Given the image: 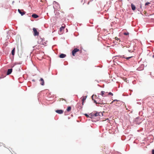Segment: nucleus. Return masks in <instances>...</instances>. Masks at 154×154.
I'll list each match as a JSON object with an SVG mask.
<instances>
[{"instance_id": "obj_1", "label": "nucleus", "mask_w": 154, "mask_h": 154, "mask_svg": "<svg viewBox=\"0 0 154 154\" xmlns=\"http://www.w3.org/2000/svg\"><path fill=\"white\" fill-rule=\"evenodd\" d=\"M53 8L54 10H58L60 9V6L57 3L53 4Z\"/></svg>"}, {"instance_id": "obj_2", "label": "nucleus", "mask_w": 154, "mask_h": 154, "mask_svg": "<svg viewBox=\"0 0 154 154\" xmlns=\"http://www.w3.org/2000/svg\"><path fill=\"white\" fill-rule=\"evenodd\" d=\"M33 35L35 36H38L39 35V32L37 31V30L35 28H33Z\"/></svg>"}, {"instance_id": "obj_3", "label": "nucleus", "mask_w": 154, "mask_h": 154, "mask_svg": "<svg viewBox=\"0 0 154 154\" xmlns=\"http://www.w3.org/2000/svg\"><path fill=\"white\" fill-rule=\"evenodd\" d=\"M79 50L77 48H75L72 51V54L73 56H75V54L77 52H79Z\"/></svg>"}, {"instance_id": "obj_4", "label": "nucleus", "mask_w": 154, "mask_h": 154, "mask_svg": "<svg viewBox=\"0 0 154 154\" xmlns=\"http://www.w3.org/2000/svg\"><path fill=\"white\" fill-rule=\"evenodd\" d=\"M101 114L102 115H103V114L102 113L100 112H96L95 113H94V114H93V116H100V115Z\"/></svg>"}, {"instance_id": "obj_5", "label": "nucleus", "mask_w": 154, "mask_h": 154, "mask_svg": "<svg viewBox=\"0 0 154 154\" xmlns=\"http://www.w3.org/2000/svg\"><path fill=\"white\" fill-rule=\"evenodd\" d=\"M86 97L87 96H83L82 97V105H84V102L85 101Z\"/></svg>"}, {"instance_id": "obj_6", "label": "nucleus", "mask_w": 154, "mask_h": 154, "mask_svg": "<svg viewBox=\"0 0 154 154\" xmlns=\"http://www.w3.org/2000/svg\"><path fill=\"white\" fill-rule=\"evenodd\" d=\"M55 112L59 114H61L63 113V111L62 110H57Z\"/></svg>"}, {"instance_id": "obj_7", "label": "nucleus", "mask_w": 154, "mask_h": 154, "mask_svg": "<svg viewBox=\"0 0 154 154\" xmlns=\"http://www.w3.org/2000/svg\"><path fill=\"white\" fill-rule=\"evenodd\" d=\"M18 12L21 14L22 16L24 14L26 13L25 12L23 11V10H18Z\"/></svg>"}, {"instance_id": "obj_8", "label": "nucleus", "mask_w": 154, "mask_h": 154, "mask_svg": "<svg viewBox=\"0 0 154 154\" xmlns=\"http://www.w3.org/2000/svg\"><path fill=\"white\" fill-rule=\"evenodd\" d=\"M142 11H140V13L142 15H143V14L145 15H148V14L147 13L146 11L145 10H142Z\"/></svg>"}, {"instance_id": "obj_9", "label": "nucleus", "mask_w": 154, "mask_h": 154, "mask_svg": "<svg viewBox=\"0 0 154 154\" xmlns=\"http://www.w3.org/2000/svg\"><path fill=\"white\" fill-rule=\"evenodd\" d=\"M12 71V69H8V71L7 72V74L8 75H9L11 74Z\"/></svg>"}, {"instance_id": "obj_10", "label": "nucleus", "mask_w": 154, "mask_h": 154, "mask_svg": "<svg viewBox=\"0 0 154 154\" xmlns=\"http://www.w3.org/2000/svg\"><path fill=\"white\" fill-rule=\"evenodd\" d=\"M65 27V25L64 24H63L62 25L61 27L60 28V31H62V30Z\"/></svg>"}, {"instance_id": "obj_11", "label": "nucleus", "mask_w": 154, "mask_h": 154, "mask_svg": "<svg viewBox=\"0 0 154 154\" xmlns=\"http://www.w3.org/2000/svg\"><path fill=\"white\" fill-rule=\"evenodd\" d=\"M66 55L63 54H61L60 56L59 57L60 58H63L66 57Z\"/></svg>"}, {"instance_id": "obj_12", "label": "nucleus", "mask_w": 154, "mask_h": 154, "mask_svg": "<svg viewBox=\"0 0 154 154\" xmlns=\"http://www.w3.org/2000/svg\"><path fill=\"white\" fill-rule=\"evenodd\" d=\"M40 81L41 82V84L42 85H44V82L43 79L42 78H41L40 79Z\"/></svg>"}, {"instance_id": "obj_13", "label": "nucleus", "mask_w": 154, "mask_h": 154, "mask_svg": "<svg viewBox=\"0 0 154 154\" xmlns=\"http://www.w3.org/2000/svg\"><path fill=\"white\" fill-rule=\"evenodd\" d=\"M113 95V93L111 92H109L108 93V94L107 95H106V96L111 97Z\"/></svg>"}, {"instance_id": "obj_14", "label": "nucleus", "mask_w": 154, "mask_h": 154, "mask_svg": "<svg viewBox=\"0 0 154 154\" xmlns=\"http://www.w3.org/2000/svg\"><path fill=\"white\" fill-rule=\"evenodd\" d=\"M132 57H133V56H129V57H125L124 55H123V58L126 59L127 60H129V59H130V58H131Z\"/></svg>"}, {"instance_id": "obj_15", "label": "nucleus", "mask_w": 154, "mask_h": 154, "mask_svg": "<svg viewBox=\"0 0 154 154\" xmlns=\"http://www.w3.org/2000/svg\"><path fill=\"white\" fill-rule=\"evenodd\" d=\"M32 17L34 18H37L38 17V16L35 14H34L32 15Z\"/></svg>"}, {"instance_id": "obj_16", "label": "nucleus", "mask_w": 154, "mask_h": 154, "mask_svg": "<svg viewBox=\"0 0 154 154\" xmlns=\"http://www.w3.org/2000/svg\"><path fill=\"white\" fill-rule=\"evenodd\" d=\"M131 7L132 10H135V7L134 6V5L133 4H131Z\"/></svg>"}, {"instance_id": "obj_17", "label": "nucleus", "mask_w": 154, "mask_h": 154, "mask_svg": "<svg viewBox=\"0 0 154 154\" xmlns=\"http://www.w3.org/2000/svg\"><path fill=\"white\" fill-rule=\"evenodd\" d=\"M71 107L69 106L66 109V110L68 112H69L70 111H71Z\"/></svg>"}, {"instance_id": "obj_18", "label": "nucleus", "mask_w": 154, "mask_h": 154, "mask_svg": "<svg viewBox=\"0 0 154 154\" xmlns=\"http://www.w3.org/2000/svg\"><path fill=\"white\" fill-rule=\"evenodd\" d=\"M11 54L13 55H14L15 54V48H14L11 51Z\"/></svg>"}, {"instance_id": "obj_19", "label": "nucleus", "mask_w": 154, "mask_h": 154, "mask_svg": "<svg viewBox=\"0 0 154 154\" xmlns=\"http://www.w3.org/2000/svg\"><path fill=\"white\" fill-rule=\"evenodd\" d=\"M105 91H102L101 92V94L103 97L104 96Z\"/></svg>"}, {"instance_id": "obj_20", "label": "nucleus", "mask_w": 154, "mask_h": 154, "mask_svg": "<svg viewBox=\"0 0 154 154\" xmlns=\"http://www.w3.org/2000/svg\"><path fill=\"white\" fill-rule=\"evenodd\" d=\"M128 51L130 52H132L133 51H132V50L130 48L128 49Z\"/></svg>"}, {"instance_id": "obj_21", "label": "nucleus", "mask_w": 154, "mask_h": 154, "mask_svg": "<svg viewBox=\"0 0 154 154\" xmlns=\"http://www.w3.org/2000/svg\"><path fill=\"white\" fill-rule=\"evenodd\" d=\"M119 101V100H114L110 103V104L112 103L113 102H114L115 101H116L117 102L118 101Z\"/></svg>"}, {"instance_id": "obj_22", "label": "nucleus", "mask_w": 154, "mask_h": 154, "mask_svg": "<svg viewBox=\"0 0 154 154\" xmlns=\"http://www.w3.org/2000/svg\"><path fill=\"white\" fill-rule=\"evenodd\" d=\"M129 34V33L128 32H125L124 33V34L125 35H128Z\"/></svg>"}, {"instance_id": "obj_23", "label": "nucleus", "mask_w": 154, "mask_h": 154, "mask_svg": "<svg viewBox=\"0 0 154 154\" xmlns=\"http://www.w3.org/2000/svg\"><path fill=\"white\" fill-rule=\"evenodd\" d=\"M93 97H94V95H92V100H94V103H96V101L95 100H94V99H93Z\"/></svg>"}, {"instance_id": "obj_24", "label": "nucleus", "mask_w": 154, "mask_h": 154, "mask_svg": "<svg viewBox=\"0 0 154 154\" xmlns=\"http://www.w3.org/2000/svg\"><path fill=\"white\" fill-rule=\"evenodd\" d=\"M85 116L87 117V118H88V117H90L88 115V114H85ZM90 118H91V117H90Z\"/></svg>"}, {"instance_id": "obj_25", "label": "nucleus", "mask_w": 154, "mask_h": 154, "mask_svg": "<svg viewBox=\"0 0 154 154\" xmlns=\"http://www.w3.org/2000/svg\"><path fill=\"white\" fill-rule=\"evenodd\" d=\"M150 3H149V2H147V3H146L145 4V6H146V5H148Z\"/></svg>"}, {"instance_id": "obj_26", "label": "nucleus", "mask_w": 154, "mask_h": 154, "mask_svg": "<svg viewBox=\"0 0 154 154\" xmlns=\"http://www.w3.org/2000/svg\"><path fill=\"white\" fill-rule=\"evenodd\" d=\"M152 154H154V150L152 149Z\"/></svg>"}, {"instance_id": "obj_27", "label": "nucleus", "mask_w": 154, "mask_h": 154, "mask_svg": "<svg viewBox=\"0 0 154 154\" xmlns=\"http://www.w3.org/2000/svg\"><path fill=\"white\" fill-rule=\"evenodd\" d=\"M60 100H64L65 101H66V100L65 99H63V98L60 99Z\"/></svg>"}, {"instance_id": "obj_28", "label": "nucleus", "mask_w": 154, "mask_h": 154, "mask_svg": "<svg viewBox=\"0 0 154 154\" xmlns=\"http://www.w3.org/2000/svg\"><path fill=\"white\" fill-rule=\"evenodd\" d=\"M125 47H126V48H129L130 47V46H128L127 47V46H125Z\"/></svg>"}, {"instance_id": "obj_29", "label": "nucleus", "mask_w": 154, "mask_h": 154, "mask_svg": "<svg viewBox=\"0 0 154 154\" xmlns=\"http://www.w3.org/2000/svg\"><path fill=\"white\" fill-rule=\"evenodd\" d=\"M115 39L116 40H118V38L117 37H115Z\"/></svg>"}, {"instance_id": "obj_30", "label": "nucleus", "mask_w": 154, "mask_h": 154, "mask_svg": "<svg viewBox=\"0 0 154 154\" xmlns=\"http://www.w3.org/2000/svg\"><path fill=\"white\" fill-rule=\"evenodd\" d=\"M2 143H0V146H2Z\"/></svg>"}, {"instance_id": "obj_31", "label": "nucleus", "mask_w": 154, "mask_h": 154, "mask_svg": "<svg viewBox=\"0 0 154 154\" xmlns=\"http://www.w3.org/2000/svg\"><path fill=\"white\" fill-rule=\"evenodd\" d=\"M106 120H107V122H109V120H108V119H106Z\"/></svg>"}, {"instance_id": "obj_32", "label": "nucleus", "mask_w": 154, "mask_h": 154, "mask_svg": "<svg viewBox=\"0 0 154 154\" xmlns=\"http://www.w3.org/2000/svg\"><path fill=\"white\" fill-rule=\"evenodd\" d=\"M32 81H33V82H35V80L34 79H33V80H32Z\"/></svg>"}]
</instances>
